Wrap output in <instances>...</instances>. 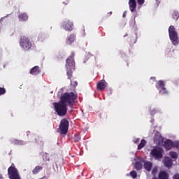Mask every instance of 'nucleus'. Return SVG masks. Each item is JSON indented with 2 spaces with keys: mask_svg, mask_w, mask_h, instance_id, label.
<instances>
[{
  "mask_svg": "<svg viewBox=\"0 0 179 179\" xmlns=\"http://www.w3.org/2000/svg\"><path fill=\"white\" fill-rule=\"evenodd\" d=\"M78 99V94L75 92H65L60 96L58 102L53 103V107L57 115L65 117L68 113V107H73L75 101Z\"/></svg>",
  "mask_w": 179,
  "mask_h": 179,
  "instance_id": "obj_1",
  "label": "nucleus"
},
{
  "mask_svg": "<svg viewBox=\"0 0 179 179\" xmlns=\"http://www.w3.org/2000/svg\"><path fill=\"white\" fill-rule=\"evenodd\" d=\"M20 46L24 51H30L31 50V47H33V44L31 43V41L26 36H22L20 39Z\"/></svg>",
  "mask_w": 179,
  "mask_h": 179,
  "instance_id": "obj_2",
  "label": "nucleus"
},
{
  "mask_svg": "<svg viewBox=\"0 0 179 179\" xmlns=\"http://www.w3.org/2000/svg\"><path fill=\"white\" fill-rule=\"evenodd\" d=\"M8 176L10 179H22L19 174V171H17V169H16V166L13 163L8 169Z\"/></svg>",
  "mask_w": 179,
  "mask_h": 179,
  "instance_id": "obj_3",
  "label": "nucleus"
},
{
  "mask_svg": "<svg viewBox=\"0 0 179 179\" xmlns=\"http://www.w3.org/2000/svg\"><path fill=\"white\" fill-rule=\"evenodd\" d=\"M169 38L174 45H178V34L176 31L174 26L171 25L169 28Z\"/></svg>",
  "mask_w": 179,
  "mask_h": 179,
  "instance_id": "obj_4",
  "label": "nucleus"
},
{
  "mask_svg": "<svg viewBox=\"0 0 179 179\" xmlns=\"http://www.w3.org/2000/svg\"><path fill=\"white\" fill-rule=\"evenodd\" d=\"M69 128V121L66 119H62L60 121L58 132H59L60 135H66V134H68Z\"/></svg>",
  "mask_w": 179,
  "mask_h": 179,
  "instance_id": "obj_5",
  "label": "nucleus"
},
{
  "mask_svg": "<svg viewBox=\"0 0 179 179\" xmlns=\"http://www.w3.org/2000/svg\"><path fill=\"white\" fill-rule=\"evenodd\" d=\"M163 149L161 148H157L152 150L151 155L155 159H162L163 158Z\"/></svg>",
  "mask_w": 179,
  "mask_h": 179,
  "instance_id": "obj_6",
  "label": "nucleus"
},
{
  "mask_svg": "<svg viewBox=\"0 0 179 179\" xmlns=\"http://www.w3.org/2000/svg\"><path fill=\"white\" fill-rule=\"evenodd\" d=\"M73 66H75V53L72 52L66 61V68H73Z\"/></svg>",
  "mask_w": 179,
  "mask_h": 179,
  "instance_id": "obj_7",
  "label": "nucleus"
},
{
  "mask_svg": "<svg viewBox=\"0 0 179 179\" xmlns=\"http://www.w3.org/2000/svg\"><path fill=\"white\" fill-rule=\"evenodd\" d=\"M62 26L64 29L68 31H72V30H73V22H71L69 20L63 22Z\"/></svg>",
  "mask_w": 179,
  "mask_h": 179,
  "instance_id": "obj_8",
  "label": "nucleus"
},
{
  "mask_svg": "<svg viewBox=\"0 0 179 179\" xmlns=\"http://www.w3.org/2000/svg\"><path fill=\"white\" fill-rule=\"evenodd\" d=\"M107 82L104 80H101L97 83L96 89L102 92V90H104V89L107 87Z\"/></svg>",
  "mask_w": 179,
  "mask_h": 179,
  "instance_id": "obj_9",
  "label": "nucleus"
},
{
  "mask_svg": "<svg viewBox=\"0 0 179 179\" xmlns=\"http://www.w3.org/2000/svg\"><path fill=\"white\" fill-rule=\"evenodd\" d=\"M139 160L140 162H136L134 164V168L137 171L142 170V167H143V165L142 164V163H145V159L143 158H141Z\"/></svg>",
  "mask_w": 179,
  "mask_h": 179,
  "instance_id": "obj_10",
  "label": "nucleus"
},
{
  "mask_svg": "<svg viewBox=\"0 0 179 179\" xmlns=\"http://www.w3.org/2000/svg\"><path fill=\"white\" fill-rule=\"evenodd\" d=\"M129 6L131 12L136 10V0H129Z\"/></svg>",
  "mask_w": 179,
  "mask_h": 179,
  "instance_id": "obj_11",
  "label": "nucleus"
},
{
  "mask_svg": "<svg viewBox=\"0 0 179 179\" xmlns=\"http://www.w3.org/2000/svg\"><path fill=\"white\" fill-rule=\"evenodd\" d=\"M41 72V70H40V67L38 66H35L30 70L29 73L31 75H34L36 76L38 75Z\"/></svg>",
  "mask_w": 179,
  "mask_h": 179,
  "instance_id": "obj_12",
  "label": "nucleus"
},
{
  "mask_svg": "<svg viewBox=\"0 0 179 179\" xmlns=\"http://www.w3.org/2000/svg\"><path fill=\"white\" fill-rule=\"evenodd\" d=\"M164 146L166 150H170L172 148H174L173 143L171 140H166L164 142Z\"/></svg>",
  "mask_w": 179,
  "mask_h": 179,
  "instance_id": "obj_13",
  "label": "nucleus"
},
{
  "mask_svg": "<svg viewBox=\"0 0 179 179\" xmlns=\"http://www.w3.org/2000/svg\"><path fill=\"white\" fill-rule=\"evenodd\" d=\"M165 167L170 168L173 166V159L171 158L166 157L164 160Z\"/></svg>",
  "mask_w": 179,
  "mask_h": 179,
  "instance_id": "obj_14",
  "label": "nucleus"
},
{
  "mask_svg": "<svg viewBox=\"0 0 179 179\" xmlns=\"http://www.w3.org/2000/svg\"><path fill=\"white\" fill-rule=\"evenodd\" d=\"M154 142L157 145H160L161 143H163V137H162V135L156 134L154 137Z\"/></svg>",
  "mask_w": 179,
  "mask_h": 179,
  "instance_id": "obj_15",
  "label": "nucleus"
},
{
  "mask_svg": "<svg viewBox=\"0 0 179 179\" xmlns=\"http://www.w3.org/2000/svg\"><path fill=\"white\" fill-rule=\"evenodd\" d=\"M20 22H26L29 20V15L26 13H22L18 15Z\"/></svg>",
  "mask_w": 179,
  "mask_h": 179,
  "instance_id": "obj_16",
  "label": "nucleus"
},
{
  "mask_svg": "<svg viewBox=\"0 0 179 179\" xmlns=\"http://www.w3.org/2000/svg\"><path fill=\"white\" fill-rule=\"evenodd\" d=\"M75 38H76V36L73 34H71L69 36L67 37L66 43L69 45H71L72 43L75 41Z\"/></svg>",
  "mask_w": 179,
  "mask_h": 179,
  "instance_id": "obj_17",
  "label": "nucleus"
},
{
  "mask_svg": "<svg viewBox=\"0 0 179 179\" xmlns=\"http://www.w3.org/2000/svg\"><path fill=\"white\" fill-rule=\"evenodd\" d=\"M143 163H144L145 170H146L147 171H151L152 168L153 167V163H152L150 162H145V161Z\"/></svg>",
  "mask_w": 179,
  "mask_h": 179,
  "instance_id": "obj_18",
  "label": "nucleus"
},
{
  "mask_svg": "<svg viewBox=\"0 0 179 179\" xmlns=\"http://www.w3.org/2000/svg\"><path fill=\"white\" fill-rule=\"evenodd\" d=\"M165 86L166 85L163 80H159L156 85V87H157V89H158V90H160L161 89H164V87H165Z\"/></svg>",
  "mask_w": 179,
  "mask_h": 179,
  "instance_id": "obj_19",
  "label": "nucleus"
},
{
  "mask_svg": "<svg viewBox=\"0 0 179 179\" xmlns=\"http://www.w3.org/2000/svg\"><path fill=\"white\" fill-rule=\"evenodd\" d=\"M159 179H169V174L166 171H162L159 173Z\"/></svg>",
  "mask_w": 179,
  "mask_h": 179,
  "instance_id": "obj_20",
  "label": "nucleus"
},
{
  "mask_svg": "<svg viewBox=\"0 0 179 179\" xmlns=\"http://www.w3.org/2000/svg\"><path fill=\"white\" fill-rule=\"evenodd\" d=\"M41 170H43V166H36L33 170H32V173L33 174H38V173H40V171H41Z\"/></svg>",
  "mask_w": 179,
  "mask_h": 179,
  "instance_id": "obj_21",
  "label": "nucleus"
},
{
  "mask_svg": "<svg viewBox=\"0 0 179 179\" xmlns=\"http://www.w3.org/2000/svg\"><path fill=\"white\" fill-rule=\"evenodd\" d=\"M47 38V35L45 34L41 33L38 34V41H41V43H43Z\"/></svg>",
  "mask_w": 179,
  "mask_h": 179,
  "instance_id": "obj_22",
  "label": "nucleus"
},
{
  "mask_svg": "<svg viewBox=\"0 0 179 179\" xmlns=\"http://www.w3.org/2000/svg\"><path fill=\"white\" fill-rule=\"evenodd\" d=\"M145 145H146V140L142 139L141 141V143L138 145V150H141V149H142L143 148H145Z\"/></svg>",
  "mask_w": 179,
  "mask_h": 179,
  "instance_id": "obj_23",
  "label": "nucleus"
},
{
  "mask_svg": "<svg viewBox=\"0 0 179 179\" xmlns=\"http://www.w3.org/2000/svg\"><path fill=\"white\" fill-rule=\"evenodd\" d=\"M13 143L14 145H24V141L22 140L14 139L13 141Z\"/></svg>",
  "mask_w": 179,
  "mask_h": 179,
  "instance_id": "obj_24",
  "label": "nucleus"
},
{
  "mask_svg": "<svg viewBox=\"0 0 179 179\" xmlns=\"http://www.w3.org/2000/svg\"><path fill=\"white\" fill-rule=\"evenodd\" d=\"M169 156L171 157V159H174L175 160H177L178 155H177V152L174 151H171L169 152Z\"/></svg>",
  "mask_w": 179,
  "mask_h": 179,
  "instance_id": "obj_25",
  "label": "nucleus"
},
{
  "mask_svg": "<svg viewBox=\"0 0 179 179\" xmlns=\"http://www.w3.org/2000/svg\"><path fill=\"white\" fill-rule=\"evenodd\" d=\"M68 79H72V68H66Z\"/></svg>",
  "mask_w": 179,
  "mask_h": 179,
  "instance_id": "obj_26",
  "label": "nucleus"
},
{
  "mask_svg": "<svg viewBox=\"0 0 179 179\" xmlns=\"http://www.w3.org/2000/svg\"><path fill=\"white\" fill-rule=\"evenodd\" d=\"M160 94H169V91L164 87L162 89L159 90Z\"/></svg>",
  "mask_w": 179,
  "mask_h": 179,
  "instance_id": "obj_27",
  "label": "nucleus"
},
{
  "mask_svg": "<svg viewBox=\"0 0 179 179\" xmlns=\"http://www.w3.org/2000/svg\"><path fill=\"white\" fill-rule=\"evenodd\" d=\"M172 17L173 19H174L175 20H178V17H179V13L177 11H174L173 15H172Z\"/></svg>",
  "mask_w": 179,
  "mask_h": 179,
  "instance_id": "obj_28",
  "label": "nucleus"
},
{
  "mask_svg": "<svg viewBox=\"0 0 179 179\" xmlns=\"http://www.w3.org/2000/svg\"><path fill=\"white\" fill-rule=\"evenodd\" d=\"M92 57H93V55L90 54V53H87L85 55V59L84 60V63L85 62H87V61L89 60L90 58H92Z\"/></svg>",
  "mask_w": 179,
  "mask_h": 179,
  "instance_id": "obj_29",
  "label": "nucleus"
},
{
  "mask_svg": "<svg viewBox=\"0 0 179 179\" xmlns=\"http://www.w3.org/2000/svg\"><path fill=\"white\" fill-rule=\"evenodd\" d=\"M157 171H159V169L157 166H155L152 170V176H156L157 174Z\"/></svg>",
  "mask_w": 179,
  "mask_h": 179,
  "instance_id": "obj_30",
  "label": "nucleus"
},
{
  "mask_svg": "<svg viewBox=\"0 0 179 179\" xmlns=\"http://www.w3.org/2000/svg\"><path fill=\"white\" fill-rule=\"evenodd\" d=\"M81 138H80V135L79 134H76L74 136V142H79V141H80Z\"/></svg>",
  "mask_w": 179,
  "mask_h": 179,
  "instance_id": "obj_31",
  "label": "nucleus"
},
{
  "mask_svg": "<svg viewBox=\"0 0 179 179\" xmlns=\"http://www.w3.org/2000/svg\"><path fill=\"white\" fill-rule=\"evenodd\" d=\"M130 176L133 178H136L138 177V173H136V171H132L130 172Z\"/></svg>",
  "mask_w": 179,
  "mask_h": 179,
  "instance_id": "obj_32",
  "label": "nucleus"
},
{
  "mask_svg": "<svg viewBox=\"0 0 179 179\" xmlns=\"http://www.w3.org/2000/svg\"><path fill=\"white\" fill-rule=\"evenodd\" d=\"M6 93V90L3 87H0V96H2V94H5Z\"/></svg>",
  "mask_w": 179,
  "mask_h": 179,
  "instance_id": "obj_33",
  "label": "nucleus"
},
{
  "mask_svg": "<svg viewBox=\"0 0 179 179\" xmlns=\"http://www.w3.org/2000/svg\"><path fill=\"white\" fill-rule=\"evenodd\" d=\"M173 148H177L178 149L179 148V141H176L173 143Z\"/></svg>",
  "mask_w": 179,
  "mask_h": 179,
  "instance_id": "obj_34",
  "label": "nucleus"
},
{
  "mask_svg": "<svg viewBox=\"0 0 179 179\" xmlns=\"http://www.w3.org/2000/svg\"><path fill=\"white\" fill-rule=\"evenodd\" d=\"M138 5H143L145 3V0H137Z\"/></svg>",
  "mask_w": 179,
  "mask_h": 179,
  "instance_id": "obj_35",
  "label": "nucleus"
},
{
  "mask_svg": "<svg viewBox=\"0 0 179 179\" xmlns=\"http://www.w3.org/2000/svg\"><path fill=\"white\" fill-rule=\"evenodd\" d=\"M107 170H108V169H100V173H101V174H102V176H104V172L105 171H107Z\"/></svg>",
  "mask_w": 179,
  "mask_h": 179,
  "instance_id": "obj_36",
  "label": "nucleus"
},
{
  "mask_svg": "<svg viewBox=\"0 0 179 179\" xmlns=\"http://www.w3.org/2000/svg\"><path fill=\"white\" fill-rule=\"evenodd\" d=\"M173 179H179V174H175V176H173Z\"/></svg>",
  "mask_w": 179,
  "mask_h": 179,
  "instance_id": "obj_37",
  "label": "nucleus"
},
{
  "mask_svg": "<svg viewBox=\"0 0 179 179\" xmlns=\"http://www.w3.org/2000/svg\"><path fill=\"white\" fill-rule=\"evenodd\" d=\"M112 15H113V12L110 11V12L108 13V16H111Z\"/></svg>",
  "mask_w": 179,
  "mask_h": 179,
  "instance_id": "obj_38",
  "label": "nucleus"
},
{
  "mask_svg": "<svg viewBox=\"0 0 179 179\" xmlns=\"http://www.w3.org/2000/svg\"><path fill=\"white\" fill-rule=\"evenodd\" d=\"M134 142L135 143H138V142H139V138L136 139Z\"/></svg>",
  "mask_w": 179,
  "mask_h": 179,
  "instance_id": "obj_39",
  "label": "nucleus"
},
{
  "mask_svg": "<svg viewBox=\"0 0 179 179\" xmlns=\"http://www.w3.org/2000/svg\"><path fill=\"white\" fill-rule=\"evenodd\" d=\"M125 16H127V13H124L122 17H125Z\"/></svg>",
  "mask_w": 179,
  "mask_h": 179,
  "instance_id": "obj_40",
  "label": "nucleus"
},
{
  "mask_svg": "<svg viewBox=\"0 0 179 179\" xmlns=\"http://www.w3.org/2000/svg\"><path fill=\"white\" fill-rule=\"evenodd\" d=\"M63 3H64V5H68V3H69V1H67V2H66V3L63 2Z\"/></svg>",
  "mask_w": 179,
  "mask_h": 179,
  "instance_id": "obj_41",
  "label": "nucleus"
},
{
  "mask_svg": "<svg viewBox=\"0 0 179 179\" xmlns=\"http://www.w3.org/2000/svg\"><path fill=\"white\" fill-rule=\"evenodd\" d=\"M58 59H61L62 58V56H57Z\"/></svg>",
  "mask_w": 179,
  "mask_h": 179,
  "instance_id": "obj_42",
  "label": "nucleus"
},
{
  "mask_svg": "<svg viewBox=\"0 0 179 179\" xmlns=\"http://www.w3.org/2000/svg\"><path fill=\"white\" fill-rule=\"evenodd\" d=\"M0 179H3V176H2V175H0Z\"/></svg>",
  "mask_w": 179,
  "mask_h": 179,
  "instance_id": "obj_43",
  "label": "nucleus"
},
{
  "mask_svg": "<svg viewBox=\"0 0 179 179\" xmlns=\"http://www.w3.org/2000/svg\"><path fill=\"white\" fill-rule=\"evenodd\" d=\"M41 179H47V178L45 176L41 178Z\"/></svg>",
  "mask_w": 179,
  "mask_h": 179,
  "instance_id": "obj_44",
  "label": "nucleus"
},
{
  "mask_svg": "<svg viewBox=\"0 0 179 179\" xmlns=\"http://www.w3.org/2000/svg\"><path fill=\"white\" fill-rule=\"evenodd\" d=\"M152 179H157V178H156V177H154V178H152Z\"/></svg>",
  "mask_w": 179,
  "mask_h": 179,
  "instance_id": "obj_45",
  "label": "nucleus"
},
{
  "mask_svg": "<svg viewBox=\"0 0 179 179\" xmlns=\"http://www.w3.org/2000/svg\"><path fill=\"white\" fill-rule=\"evenodd\" d=\"M76 85L78 86V82H76Z\"/></svg>",
  "mask_w": 179,
  "mask_h": 179,
  "instance_id": "obj_46",
  "label": "nucleus"
},
{
  "mask_svg": "<svg viewBox=\"0 0 179 179\" xmlns=\"http://www.w3.org/2000/svg\"><path fill=\"white\" fill-rule=\"evenodd\" d=\"M36 142H37V138H35Z\"/></svg>",
  "mask_w": 179,
  "mask_h": 179,
  "instance_id": "obj_47",
  "label": "nucleus"
},
{
  "mask_svg": "<svg viewBox=\"0 0 179 179\" xmlns=\"http://www.w3.org/2000/svg\"><path fill=\"white\" fill-rule=\"evenodd\" d=\"M1 23V20H0V24Z\"/></svg>",
  "mask_w": 179,
  "mask_h": 179,
  "instance_id": "obj_48",
  "label": "nucleus"
}]
</instances>
